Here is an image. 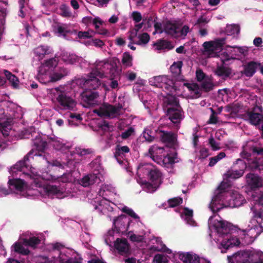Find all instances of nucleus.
I'll use <instances>...</instances> for the list:
<instances>
[{"mask_svg": "<svg viewBox=\"0 0 263 263\" xmlns=\"http://www.w3.org/2000/svg\"><path fill=\"white\" fill-rule=\"evenodd\" d=\"M59 61L55 58L47 60L44 63L51 70H53L58 65Z\"/></svg>", "mask_w": 263, "mask_h": 263, "instance_id": "nucleus-49", "label": "nucleus"}, {"mask_svg": "<svg viewBox=\"0 0 263 263\" xmlns=\"http://www.w3.org/2000/svg\"><path fill=\"white\" fill-rule=\"evenodd\" d=\"M4 73L5 77H4L6 81L7 80L12 84V86L14 88H16V79L15 75L12 74L10 72L7 70H4Z\"/></svg>", "mask_w": 263, "mask_h": 263, "instance_id": "nucleus-44", "label": "nucleus"}, {"mask_svg": "<svg viewBox=\"0 0 263 263\" xmlns=\"http://www.w3.org/2000/svg\"><path fill=\"white\" fill-rule=\"evenodd\" d=\"M44 189L45 191L49 196L55 195H61L62 194V192L61 191L60 189L56 185H47Z\"/></svg>", "mask_w": 263, "mask_h": 263, "instance_id": "nucleus-37", "label": "nucleus"}, {"mask_svg": "<svg viewBox=\"0 0 263 263\" xmlns=\"http://www.w3.org/2000/svg\"><path fill=\"white\" fill-rule=\"evenodd\" d=\"M12 121L11 119H7L4 122H0V133L4 137L9 135V132L12 128Z\"/></svg>", "mask_w": 263, "mask_h": 263, "instance_id": "nucleus-29", "label": "nucleus"}, {"mask_svg": "<svg viewBox=\"0 0 263 263\" xmlns=\"http://www.w3.org/2000/svg\"><path fill=\"white\" fill-rule=\"evenodd\" d=\"M253 217L255 218L260 228V232H263V209H252Z\"/></svg>", "mask_w": 263, "mask_h": 263, "instance_id": "nucleus-30", "label": "nucleus"}, {"mask_svg": "<svg viewBox=\"0 0 263 263\" xmlns=\"http://www.w3.org/2000/svg\"><path fill=\"white\" fill-rule=\"evenodd\" d=\"M246 163L240 159H238L233 163L231 168L225 174V177L227 179H236L241 177L246 168Z\"/></svg>", "mask_w": 263, "mask_h": 263, "instance_id": "nucleus-5", "label": "nucleus"}, {"mask_svg": "<svg viewBox=\"0 0 263 263\" xmlns=\"http://www.w3.org/2000/svg\"><path fill=\"white\" fill-rule=\"evenodd\" d=\"M129 225V221L125 222L122 217H117L114 220V226L118 233H123L127 230Z\"/></svg>", "mask_w": 263, "mask_h": 263, "instance_id": "nucleus-23", "label": "nucleus"}, {"mask_svg": "<svg viewBox=\"0 0 263 263\" xmlns=\"http://www.w3.org/2000/svg\"><path fill=\"white\" fill-rule=\"evenodd\" d=\"M163 90L167 91L170 92H172L173 90H176L174 83L173 80L167 78V81H165L160 87Z\"/></svg>", "mask_w": 263, "mask_h": 263, "instance_id": "nucleus-42", "label": "nucleus"}, {"mask_svg": "<svg viewBox=\"0 0 263 263\" xmlns=\"http://www.w3.org/2000/svg\"><path fill=\"white\" fill-rule=\"evenodd\" d=\"M263 111L262 107L261 106H255L252 110L248 111L246 112V117L249 122L254 126L260 125L263 122Z\"/></svg>", "mask_w": 263, "mask_h": 263, "instance_id": "nucleus-6", "label": "nucleus"}, {"mask_svg": "<svg viewBox=\"0 0 263 263\" xmlns=\"http://www.w3.org/2000/svg\"><path fill=\"white\" fill-rule=\"evenodd\" d=\"M99 180L100 177L97 176V174L91 173L83 177L80 181V184L84 187H87Z\"/></svg>", "mask_w": 263, "mask_h": 263, "instance_id": "nucleus-21", "label": "nucleus"}, {"mask_svg": "<svg viewBox=\"0 0 263 263\" xmlns=\"http://www.w3.org/2000/svg\"><path fill=\"white\" fill-rule=\"evenodd\" d=\"M33 145L35 147V149L30 150L26 155L24 157L22 160L17 162V172H22V174L27 178H32L34 179V182L36 184V186H40V184L36 180L35 176H33L31 174H32L31 170V160L33 159L34 156H43V158L45 156L43 155L48 147V141H44L41 136H36L34 139L32 140Z\"/></svg>", "mask_w": 263, "mask_h": 263, "instance_id": "nucleus-1", "label": "nucleus"}, {"mask_svg": "<svg viewBox=\"0 0 263 263\" xmlns=\"http://www.w3.org/2000/svg\"><path fill=\"white\" fill-rule=\"evenodd\" d=\"M154 46L156 47L157 50H162L164 49L171 50L174 48L170 41L165 40H158L156 43L154 44Z\"/></svg>", "mask_w": 263, "mask_h": 263, "instance_id": "nucleus-31", "label": "nucleus"}, {"mask_svg": "<svg viewBox=\"0 0 263 263\" xmlns=\"http://www.w3.org/2000/svg\"><path fill=\"white\" fill-rule=\"evenodd\" d=\"M189 91H193L194 93L193 98H198L201 97L202 92L200 88V86L197 83H193L191 88Z\"/></svg>", "mask_w": 263, "mask_h": 263, "instance_id": "nucleus-47", "label": "nucleus"}, {"mask_svg": "<svg viewBox=\"0 0 263 263\" xmlns=\"http://www.w3.org/2000/svg\"><path fill=\"white\" fill-rule=\"evenodd\" d=\"M196 79L197 81L202 82L204 80L205 74L201 69L197 70L196 72Z\"/></svg>", "mask_w": 263, "mask_h": 263, "instance_id": "nucleus-63", "label": "nucleus"}, {"mask_svg": "<svg viewBox=\"0 0 263 263\" xmlns=\"http://www.w3.org/2000/svg\"><path fill=\"white\" fill-rule=\"evenodd\" d=\"M260 65L259 62L250 61L243 65V70L241 73L247 77H252L256 72L258 66Z\"/></svg>", "mask_w": 263, "mask_h": 263, "instance_id": "nucleus-14", "label": "nucleus"}, {"mask_svg": "<svg viewBox=\"0 0 263 263\" xmlns=\"http://www.w3.org/2000/svg\"><path fill=\"white\" fill-rule=\"evenodd\" d=\"M37 79L40 82L43 84H46L47 83L51 81V75L48 77V75L38 72L37 75Z\"/></svg>", "mask_w": 263, "mask_h": 263, "instance_id": "nucleus-54", "label": "nucleus"}, {"mask_svg": "<svg viewBox=\"0 0 263 263\" xmlns=\"http://www.w3.org/2000/svg\"><path fill=\"white\" fill-rule=\"evenodd\" d=\"M8 186L7 188L3 185H0V193L4 195L15 193V190H16V178H10L8 182Z\"/></svg>", "mask_w": 263, "mask_h": 263, "instance_id": "nucleus-20", "label": "nucleus"}, {"mask_svg": "<svg viewBox=\"0 0 263 263\" xmlns=\"http://www.w3.org/2000/svg\"><path fill=\"white\" fill-rule=\"evenodd\" d=\"M122 211L135 219H139V217L134 212V211L132 209H130L126 206H125L122 208Z\"/></svg>", "mask_w": 263, "mask_h": 263, "instance_id": "nucleus-55", "label": "nucleus"}, {"mask_svg": "<svg viewBox=\"0 0 263 263\" xmlns=\"http://www.w3.org/2000/svg\"><path fill=\"white\" fill-rule=\"evenodd\" d=\"M199 86L201 92L202 91L205 92H210L214 89L215 86L212 81L210 79H205L201 82Z\"/></svg>", "mask_w": 263, "mask_h": 263, "instance_id": "nucleus-33", "label": "nucleus"}, {"mask_svg": "<svg viewBox=\"0 0 263 263\" xmlns=\"http://www.w3.org/2000/svg\"><path fill=\"white\" fill-rule=\"evenodd\" d=\"M183 65L182 61L174 62L170 67V70L174 76H178L181 72V68Z\"/></svg>", "mask_w": 263, "mask_h": 263, "instance_id": "nucleus-38", "label": "nucleus"}, {"mask_svg": "<svg viewBox=\"0 0 263 263\" xmlns=\"http://www.w3.org/2000/svg\"><path fill=\"white\" fill-rule=\"evenodd\" d=\"M252 231H253V230L251 229L248 232L249 233L244 234V237L242 238V242L245 245H248L252 243L254 241L255 238H256L261 232L260 231L259 232L256 233V234L254 237H252L250 236V234H252Z\"/></svg>", "mask_w": 263, "mask_h": 263, "instance_id": "nucleus-41", "label": "nucleus"}, {"mask_svg": "<svg viewBox=\"0 0 263 263\" xmlns=\"http://www.w3.org/2000/svg\"><path fill=\"white\" fill-rule=\"evenodd\" d=\"M152 131L150 129H145L143 132V136L145 141L148 142H153L155 139L154 136L152 135Z\"/></svg>", "mask_w": 263, "mask_h": 263, "instance_id": "nucleus-53", "label": "nucleus"}, {"mask_svg": "<svg viewBox=\"0 0 263 263\" xmlns=\"http://www.w3.org/2000/svg\"><path fill=\"white\" fill-rule=\"evenodd\" d=\"M225 38H219L214 41L205 42L203 44V53L209 56H212L217 50H221L225 44Z\"/></svg>", "mask_w": 263, "mask_h": 263, "instance_id": "nucleus-7", "label": "nucleus"}, {"mask_svg": "<svg viewBox=\"0 0 263 263\" xmlns=\"http://www.w3.org/2000/svg\"><path fill=\"white\" fill-rule=\"evenodd\" d=\"M183 200L180 197H175L168 200L169 206L171 208L176 207L182 203Z\"/></svg>", "mask_w": 263, "mask_h": 263, "instance_id": "nucleus-52", "label": "nucleus"}, {"mask_svg": "<svg viewBox=\"0 0 263 263\" xmlns=\"http://www.w3.org/2000/svg\"><path fill=\"white\" fill-rule=\"evenodd\" d=\"M226 193L219 191L216 189L214 193V196L212 198L210 208L213 213H216L219 211L221 208L217 207L216 205L224 199V195Z\"/></svg>", "mask_w": 263, "mask_h": 263, "instance_id": "nucleus-17", "label": "nucleus"}, {"mask_svg": "<svg viewBox=\"0 0 263 263\" xmlns=\"http://www.w3.org/2000/svg\"><path fill=\"white\" fill-rule=\"evenodd\" d=\"M129 238L133 242H141L143 241L144 237L140 235H136L135 234H130Z\"/></svg>", "mask_w": 263, "mask_h": 263, "instance_id": "nucleus-60", "label": "nucleus"}, {"mask_svg": "<svg viewBox=\"0 0 263 263\" xmlns=\"http://www.w3.org/2000/svg\"><path fill=\"white\" fill-rule=\"evenodd\" d=\"M133 57L128 52H125L122 55V63L126 67H130L133 65Z\"/></svg>", "mask_w": 263, "mask_h": 263, "instance_id": "nucleus-40", "label": "nucleus"}, {"mask_svg": "<svg viewBox=\"0 0 263 263\" xmlns=\"http://www.w3.org/2000/svg\"><path fill=\"white\" fill-rule=\"evenodd\" d=\"M138 38L139 39L138 43L139 44H146L149 42L150 36L147 33L145 32L140 34L138 36Z\"/></svg>", "mask_w": 263, "mask_h": 263, "instance_id": "nucleus-56", "label": "nucleus"}, {"mask_svg": "<svg viewBox=\"0 0 263 263\" xmlns=\"http://www.w3.org/2000/svg\"><path fill=\"white\" fill-rule=\"evenodd\" d=\"M41 241L40 239L35 236L30 237L28 239H22V243L25 246L30 247L33 249H36L37 246L41 243Z\"/></svg>", "mask_w": 263, "mask_h": 263, "instance_id": "nucleus-28", "label": "nucleus"}, {"mask_svg": "<svg viewBox=\"0 0 263 263\" xmlns=\"http://www.w3.org/2000/svg\"><path fill=\"white\" fill-rule=\"evenodd\" d=\"M48 144L53 146L56 150L61 149L63 146V144L60 142L57 137H48Z\"/></svg>", "mask_w": 263, "mask_h": 263, "instance_id": "nucleus-39", "label": "nucleus"}, {"mask_svg": "<svg viewBox=\"0 0 263 263\" xmlns=\"http://www.w3.org/2000/svg\"><path fill=\"white\" fill-rule=\"evenodd\" d=\"M232 69L229 67L225 66L224 64L217 66L215 73L219 77L227 78L230 77L232 73Z\"/></svg>", "mask_w": 263, "mask_h": 263, "instance_id": "nucleus-27", "label": "nucleus"}, {"mask_svg": "<svg viewBox=\"0 0 263 263\" xmlns=\"http://www.w3.org/2000/svg\"><path fill=\"white\" fill-rule=\"evenodd\" d=\"M33 53L39 60L43 59L45 55L49 54L51 53V50L50 47L48 46H39L33 50Z\"/></svg>", "mask_w": 263, "mask_h": 263, "instance_id": "nucleus-24", "label": "nucleus"}, {"mask_svg": "<svg viewBox=\"0 0 263 263\" xmlns=\"http://www.w3.org/2000/svg\"><path fill=\"white\" fill-rule=\"evenodd\" d=\"M22 242V239H21V242H17V254H21L24 255H26L29 254L30 251L28 248L23 247L21 243Z\"/></svg>", "mask_w": 263, "mask_h": 263, "instance_id": "nucleus-57", "label": "nucleus"}, {"mask_svg": "<svg viewBox=\"0 0 263 263\" xmlns=\"http://www.w3.org/2000/svg\"><path fill=\"white\" fill-rule=\"evenodd\" d=\"M215 227L217 233L221 236H227V242L222 241L221 245L223 248L228 249L233 246H238L240 242L239 239H230L229 235L230 232L229 223L223 220L218 221L215 223Z\"/></svg>", "mask_w": 263, "mask_h": 263, "instance_id": "nucleus-3", "label": "nucleus"}, {"mask_svg": "<svg viewBox=\"0 0 263 263\" xmlns=\"http://www.w3.org/2000/svg\"><path fill=\"white\" fill-rule=\"evenodd\" d=\"M97 77L98 76L94 74L93 71L90 73L89 78L86 80L84 82L85 86L88 88L87 89L95 91L99 88L101 85V82Z\"/></svg>", "mask_w": 263, "mask_h": 263, "instance_id": "nucleus-16", "label": "nucleus"}, {"mask_svg": "<svg viewBox=\"0 0 263 263\" xmlns=\"http://www.w3.org/2000/svg\"><path fill=\"white\" fill-rule=\"evenodd\" d=\"M230 184L227 181H222L217 188V190L226 193L227 191L230 188Z\"/></svg>", "mask_w": 263, "mask_h": 263, "instance_id": "nucleus-59", "label": "nucleus"}, {"mask_svg": "<svg viewBox=\"0 0 263 263\" xmlns=\"http://www.w3.org/2000/svg\"><path fill=\"white\" fill-rule=\"evenodd\" d=\"M167 77L165 76H156L151 79L149 82L152 85L155 86L157 87L160 88L161 85L167 81Z\"/></svg>", "mask_w": 263, "mask_h": 263, "instance_id": "nucleus-36", "label": "nucleus"}, {"mask_svg": "<svg viewBox=\"0 0 263 263\" xmlns=\"http://www.w3.org/2000/svg\"><path fill=\"white\" fill-rule=\"evenodd\" d=\"M52 70H51V69L49 67H48L47 66H46L44 63H43L39 67V69H38V72L39 73H43V74H46V75H48V76L51 75L50 74V72Z\"/></svg>", "mask_w": 263, "mask_h": 263, "instance_id": "nucleus-58", "label": "nucleus"}, {"mask_svg": "<svg viewBox=\"0 0 263 263\" xmlns=\"http://www.w3.org/2000/svg\"><path fill=\"white\" fill-rule=\"evenodd\" d=\"M246 202L245 197L237 192H233L229 199V206L232 208L240 206Z\"/></svg>", "mask_w": 263, "mask_h": 263, "instance_id": "nucleus-15", "label": "nucleus"}, {"mask_svg": "<svg viewBox=\"0 0 263 263\" xmlns=\"http://www.w3.org/2000/svg\"><path fill=\"white\" fill-rule=\"evenodd\" d=\"M248 258L244 260L242 263H263L262 259L261 256L257 253H252L248 254Z\"/></svg>", "mask_w": 263, "mask_h": 263, "instance_id": "nucleus-35", "label": "nucleus"}, {"mask_svg": "<svg viewBox=\"0 0 263 263\" xmlns=\"http://www.w3.org/2000/svg\"><path fill=\"white\" fill-rule=\"evenodd\" d=\"M134 132V129L132 127H129L126 130L123 132L121 136L123 139H126L132 135Z\"/></svg>", "mask_w": 263, "mask_h": 263, "instance_id": "nucleus-64", "label": "nucleus"}, {"mask_svg": "<svg viewBox=\"0 0 263 263\" xmlns=\"http://www.w3.org/2000/svg\"><path fill=\"white\" fill-rule=\"evenodd\" d=\"M105 112H107L106 117L117 114L119 111V108L112 105H108L105 106Z\"/></svg>", "mask_w": 263, "mask_h": 263, "instance_id": "nucleus-51", "label": "nucleus"}, {"mask_svg": "<svg viewBox=\"0 0 263 263\" xmlns=\"http://www.w3.org/2000/svg\"><path fill=\"white\" fill-rule=\"evenodd\" d=\"M175 159L176 157L175 156H171L169 154H167L166 156L163 155L162 158L159 159L157 163L167 167L168 165L174 164L176 162Z\"/></svg>", "mask_w": 263, "mask_h": 263, "instance_id": "nucleus-32", "label": "nucleus"}, {"mask_svg": "<svg viewBox=\"0 0 263 263\" xmlns=\"http://www.w3.org/2000/svg\"><path fill=\"white\" fill-rule=\"evenodd\" d=\"M164 148L157 145L151 146L148 150L151 157L157 163L159 161V159L161 158L163 155H164Z\"/></svg>", "mask_w": 263, "mask_h": 263, "instance_id": "nucleus-19", "label": "nucleus"}, {"mask_svg": "<svg viewBox=\"0 0 263 263\" xmlns=\"http://www.w3.org/2000/svg\"><path fill=\"white\" fill-rule=\"evenodd\" d=\"M208 23V21L206 18L203 17L202 16L200 17L197 21L195 25L198 26L199 28H202L206 24Z\"/></svg>", "mask_w": 263, "mask_h": 263, "instance_id": "nucleus-61", "label": "nucleus"}, {"mask_svg": "<svg viewBox=\"0 0 263 263\" xmlns=\"http://www.w3.org/2000/svg\"><path fill=\"white\" fill-rule=\"evenodd\" d=\"M92 153L93 151L90 148L86 149L81 148L80 147H76L74 150V153L81 157L91 154Z\"/></svg>", "mask_w": 263, "mask_h": 263, "instance_id": "nucleus-48", "label": "nucleus"}, {"mask_svg": "<svg viewBox=\"0 0 263 263\" xmlns=\"http://www.w3.org/2000/svg\"><path fill=\"white\" fill-rule=\"evenodd\" d=\"M69 70L64 67H59L51 75V81L57 82L61 80L68 74Z\"/></svg>", "mask_w": 263, "mask_h": 263, "instance_id": "nucleus-22", "label": "nucleus"}, {"mask_svg": "<svg viewBox=\"0 0 263 263\" xmlns=\"http://www.w3.org/2000/svg\"><path fill=\"white\" fill-rule=\"evenodd\" d=\"M99 127L104 132H110L111 131L110 128L112 127L111 126L109 125L107 122L105 121L100 124Z\"/></svg>", "mask_w": 263, "mask_h": 263, "instance_id": "nucleus-62", "label": "nucleus"}, {"mask_svg": "<svg viewBox=\"0 0 263 263\" xmlns=\"http://www.w3.org/2000/svg\"><path fill=\"white\" fill-rule=\"evenodd\" d=\"M165 103L167 105L171 106V107H178L181 106L179 104V100L175 96H170L166 98Z\"/></svg>", "mask_w": 263, "mask_h": 263, "instance_id": "nucleus-43", "label": "nucleus"}, {"mask_svg": "<svg viewBox=\"0 0 263 263\" xmlns=\"http://www.w3.org/2000/svg\"><path fill=\"white\" fill-rule=\"evenodd\" d=\"M114 248L121 255L127 257L131 254L130 246L125 238H117L114 242Z\"/></svg>", "mask_w": 263, "mask_h": 263, "instance_id": "nucleus-10", "label": "nucleus"}, {"mask_svg": "<svg viewBox=\"0 0 263 263\" xmlns=\"http://www.w3.org/2000/svg\"><path fill=\"white\" fill-rule=\"evenodd\" d=\"M179 258L184 263H210V260L200 258L192 252L181 253L179 254Z\"/></svg>", "mask_w": 263, "mask_h": 263, "instance_id": "nucleus-11", "label": "nucleus"}, {"mask_svg": "<svg viewBox=\"0 0 263 263\" xmlns=\"http://www.w3.org/2000/svg\"><path fill=\"white\" fill-rule=\"evenodd\" d=\"M61 11L60 14L61 16L65 17H69L71 16V13L70 11V8L66 5H62L60 8Z\"/></svg>", "mask_w": 263, "mask_h": 263, "instance_id": "nucleus-50", "label": "nucleus"}, {"mask_svg": "<svg viewBox=\"0 0 263 263\" xmlns=\"http://www.w3.org/2000/svg\"><path fill=\"white\" fill-rule=\"evenodd\" d=\"M145 169L151 182L145 181L142 183V185L146 189L147 192H154L162 183V173L156 168H152L148 167L145 168Z\"/></svg>", "mask_w": 263, "mask_h": 263, "instance_id": "nucleus-2", "label": "nucleus"}, {"mask_svg": "<svg viewBox=\"0 0 263 263\" xmlns=\"http://www.w3.org/2000/svg\"><path fill=\"white\" fill-rule=\"evenodd\" d=\"M246 179L252 189H256L262 186V181L257 175L249 173L246 175Z\"/></svg>", "mask_w": 263, "mask_h": 263, "instance_id": "nucleus-18", "label": "nucleus"}, {"mask_svg": "<svg viewBox=\"0 0 263 263\" xmlns=\"http://www.w3.org/2000/svg\"><path fill=\"white\" fill-rule=\"evenodd\" d=\"M130 152V149L127 146H121L117 145L114 153V157L118 159L119 157H122L124 154L128 153Z\"/></svg>", "mask_w": 263, "mask_h": 263, "instance_id": "nucleus-34", "label": "nucleus"}, {"mask_svg": "<svg viewBox=\"0 0 263 263\" xmlns=\"http://www.w3.org/2000/svg\"><path fill=\"white\" fill-rule=\"evenodd\" d=\"M164 31L167 34L177 37L179 36L180 28L176 24L168 22L164 25Z\"/></svg>", "mask_w": 263, "mask_h": 263, "instance_id": "nucleus-25", "label": "nucleus"}, {"mask_svg": "<svg viewBox=\"0 0 263 263\" xmlns=\"http://www.w3.org/2000/svg\"><path fill=\"white\" fill-rule=\"evenodd\" d=\"M182 107H168L166 111V115L169 119L174 123L180 122L182 119Z\"/></svg>", "mask_w": 263, "mask_h": 263, "instance_id": "nucleus-13", "label": "nucleus"}, {"mask_svg": "<svg viewBox=\"0 0 263 263\" xmlns=\"http://www.w3.org/2000/svg\"><path fill=\"white\" fill-rule=\"evenodd\" d=\"M61 59L66 64H73L79 63L81 58L74 54L66 52L62 54Z\"/></svg>", "mask_w": 263, "mask_h": 263, "instance_id": "nucleus-26", "label": "nucleus"}, {"mask_svg": "<svg viewBox=\"0 0 263 263\" xmlns=\"http://www.w3.org/2000/svg\"><path fill=\"white\" fill-rule=\"evenodd\" d=\"M225 157L226 154L224 152H220L217 155L210 158L209 165L210 166H213L218 161L224 158Z\"/></svg>", "mask_w": 263, "mask_h": 263, "instance_id": "nucleus-45", "label": "nucleus"}, {"mask_svg": "<svg viewBox=\"0 0 263 263\" xmlns=\"http://www.w3.org/2000/svg\"><path fill=\"white\" fill-rule=\"evenodd\" d=\"M160 138L162 142L170 147H174L177 145V135L172 132L162 131L159 132Z\"/></svg>", "mask_w": 263, "mask_h": 263, "instance_id": "nucleus-12", "label": "nucleus"}, {"mask_svg": "<svg viewBox=\"0 0 263 263\" xmlns=\"http://www.w3.org/2000/svg\"><path fill=\"white\" fill-rule=\"evenodd\" d=\"M183 214L186 216L187 222L191 225H193L195 221L193 220V210H190L187 208H184L183 209Z\"/></svg>", "mask_w": 263, "mask_h": 263, "instance_id": "nucleus-46", "label": "nucleus"}, {"mask_svg": "<svg viewBox=\"0 0 263 263\" xmlns=\"http://www.w3.org/2000/svg\"><path fill=\"white\" fill-rule=\"evenodd\" d=\"M83 101L85 103L84 107H94L97 104L96 99L99 97L98 92L85 89L81 95Z\"/></svg>", "mask_w": 263, "mask_h": 263, "instance_id": "nucleus-8", "label": "nucleus"}, {"mask_svg": "<svg viewBox=\"0 0 263 263\" xmlns=\"http://www.w3.org/2000/svg\"><path fill=\"white\" fill-rule=\"evenodd\" d=\"M57 100L59 104L65 110H73L77 105V101L64 93L58 95Z\"/></svg>", "mask_w": 263, "mask_h": 263, "instance_id": "nucleus-9", "label": "nucleus"}, {"mask_svg": "<svg viewBox=\"0 0 263 263\" xmlns=\"http://www.w3.org/2000/svg\"><path fill=\"white\" fill-rule=\"evenodd\" d=\"M117 68L116 63L101 61L97 64L96 69L93 71L100 78L106 77V74H109L112 77L117 72Z\"/></svg>", "mask_w": 263, "mask_h": 263, "instance_id": "nucleus-4", "label": "nucleus"}]
</instances>
